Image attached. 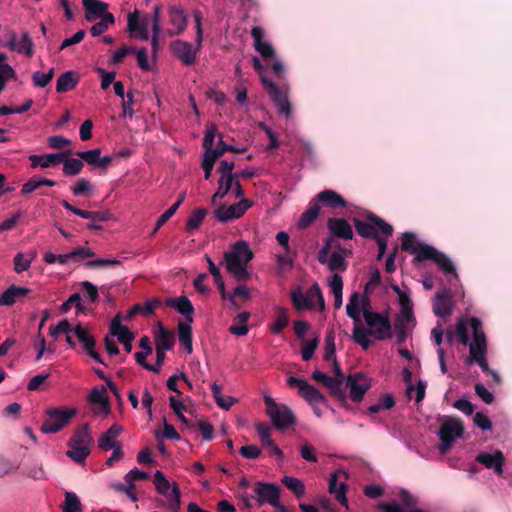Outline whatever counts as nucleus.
<instances>
[{"mask_svg": "<svg viewBox=\"0 0 512 512\" xmlns=\"http://www.w3.org/2000/svg\"><path fill=\"white\" fill-rule=\"evenodd\" d=\"M252 206V202L247 198H242L238 203L230 206L222 205L215 210V218L226 223L228 221L238 219Z\"/></svg>", "mask_w": 512, "mask_h": 512, "instance_id": "f8f14e48", "label": "nucleus"}, {"mask_svg": "<svg viewBox=\"0 0 512 512\" xmlns=\"http://www.w3.org/2000/svg\"><path fill=\"white\" fill-rule=\"evenodd\" d=\"M353 224L357 234L367 239H376L381 234L392 235L394 231L392 225L372 212L366 213V220L353 218Z\"/></svg>", "mask_w": 512, "mask_h": 512, "instance_id": "423d86ee", "label": "nucleus"}, {"mask_svg": "<svg viewBox=\"0 0 512 512\" xmlns=\"http://www.w3.org/2000/svg\"><path fill=\"white\" fill-rule=\"evenodd\" d=\"M114 22H115L114 15L107 14L106 16H104V18L100 19L99 22L95 23L90 28V33L93 36H99V35L103 34L108 29L109 25L114 24Z\"/></svg>", "mask_w": 512, "mask_h": 512, "instance_id": "6e6d98bb", "label": "nucleus"}, {"mask_svg": "<svg viewBox=\"0 0 512 512\" xmlns=\"http://www.w3.org/2000/svg\"><path fill=\"white\" fill-rule=\"evenodd\" d=\"M329 286L334 295V307L339 309L342 306V290H343V279L335 273L330 277Z\"/></svg>", "mask_w": 512, "mask_h": 512, "instance_id": "ea45409f", "label": "nucleus"}, {"mask_svg": "<svg viewBox=\"0 0 512 512\" xmlns=\"http://www.w3.org/2000/svg\"><path fill=\"white\" fill-rule=\"evenodd\" d=\"M95 256V253L88 247L79 246L73 251L66 254H58L56 261L61 265H65L69 262H80L87 258H92Z\"/></svg>", "mask_w": 512, "mask_h": 512, "instance_id": "a878e982", "label": "nucleus"}, {"mask_svg": "<svg viewBox=\"0 0 512 512\" xmlns=\"http://www.w3.org/2000/svg\"><path fill=\"white\" fill-rule=\"evenodd\" d=\"M364 320L369 327L368 333L376 340L383 341L393 337L392 325L387 313L365 309Z\"/></svg>", "mask_w": 512, "mask_h": 512, "instance_id": "6e6552de", "label": "nucleus"}, {"mask_svg": "<svg viewBox=\"0 0 512 512\" xmlns=\"http://www.w3.org/2000/svg\"><path fill=\"white\" fill-rule=\"evenodd\" d=\"M470 327L473 332V341L469 347V363H477L484 373L490 372L487 362V339L482 329V322L477 317L470 318Z\"/></svg>", "mask_w": 512, "mask_h": 512, "instance_id": "7ed1b4c3", "label": "nucleus"}, {"mask_svg": "<svg viewBox=\"0 0 512 512\" xmlns=\"http://www.w3.org/2000/svg\"><path fill=\"white\" fill-rule=\"evenodd\" d=\"M291 301L298 311L313 308L312 295H309V292L305 295L300 290L293 291L291 293Z\"/></svg>", "mask_w": 512, "mask_h": 512, "instance_id": "c03bdc74", "label": "nucleus"}, {"mask_svg": "<svg viewBox=\"0 0 512 512\" xmlns=\"http://www.w3.org/2000/svg\"><path fill=\"white\" fill-rule=\"evenodd\" d=\"M54 77V68H50L47 72H34V85L46 87Z\"/></svg>", "mask_w": 512, "mask_h": 512, "instance_id": "774afa93", "label": "nucleus"}, {"mask_svg": "<svg viewBox=\"0 0 512 512\" xmlns=\"http://www.w3.org/2000/svg\"><path fill=\"white\" fill-rule=\"evenodd\" d=\"M61 512H84L80 498L75 492L65 491L64 501L60 504Z\"/></svg>", "mask_w": 512, "mask_h": 512, "instance_id": "72a5a7b5", "label": "nucleus"}, {"mask_svg": "<svg viewBox=\"0 0 512 512\" xmlns=\"http://www.w3.org/2000/svg\"><path fill=\"white\" fill-rule=\"evenodd\" d=\"M79 82V75L73 70L64 72L59 76L56 83L58 93H66L73 90Z\"/></svg>", "mask_w": 512, "mask_h": 512, "instance_id": "c756f323", "label": "nucleus"}, {"mask_svg": "<svg viewBox=\"0 0 512 512\" xmlns=\"http://www.w3.org/2000/svg\"><path fill=\"white\" fill-rule=\"evenodd\" d=\"M312 379L322 383L324 386L330 389L331 395L338 397L339 396V380L332 379V377L326 375L325 373L315 370L312 373Z\"/></svg>", "mask_w": 512, "mask_h": 512, "instance_id": "58836bf2", "label": "nucleus"}, {"mask_svg": "<svg viewBox=\"0 0 512 512\" xmlns=\"http://www.w3.org/2000/svg\"><path fill=\"white\" fill-rule=\"evenodd\" d=\"M312 200L317 203L320 209L323 207L336 210L346 208L348 205L346 200L339 193L331 189L319 192Z\"/></svg>", "mask_w": 512, "mask_h": 512, "instance_id": "2eb2a0df", "label": "nucleus"}, {"mask_svg": "<svg viewBox=\"0 0 512 512\" xmlns=\"http://www.w3.org/2000/svg\"><path fill=\"white\" fill-rule=\"evenodd\" d=\"M83 6L86 10V19L90 22L111 14L108 12V4L100 0H83Z\"/></svg>", "mask_w": 512, "mask_h": 512, "instance_id": "393cba45", "label": "nucleus"}, {"mask_svg": "<svg viewBox=\"0 0 512 512\" xmlns=\"http://www.w3.org/2000/svg\"><path fill=\"white\" fill-rule=\"evenodd\" d=\"M165 496L167 497L168 500L167 507L172 512H177L181 506V492L178 484L174 482L172 484L171 492H168L167 495Z\"/></svg>", "mask_w": 512, "mask_h": 512, "instance_id": "603ef678", "label": "nucleus"}, {"mask_svg": "<svg viewBox=\"0 0 512 512\" xmlns=\"http://www.w3.org/2000/svg\"><path fill=\"white\" fill-rule=\"evenodd\" d=\"M299 395L309 404L314 405L325 401V397L311 384L306 382L300 387Z\"/></svg>", "mask_w": 512, "mask_h": 512, "instance_id": "e433bc0d", "label": "nucleus"}, {"mask_svg": "<svg viewBox=\"0 0 512 512\" xmlns=\"http://www.w3.org/2000/svg\"><path fill=\"white\" fill-rule=\"evenodd\" d=\"M68 442L90 448L91 444L93 443V438L90 433L89 424L85 423L77 428Z\"/></svg>", "mask_w": 512, "mask_h": 512, "instance_id": "f704fd0d", "label": "nucleus"}, {"mask_svg": "<svg viewBox=\"0 0 512 512\" xmlns=\"http://www.w3.org/2000/svg\"><path fill=\"white\" fill-rule=\"evenodd\" d=\"M401 240L402 250L415 255L413 259L415 265L430 260L434 262L445 275L451 274L454 278L458 279L454 263L446 254L431 245L422 244L417 241L415 234L412 232L403 233Z\"/></svg>", "mask_w": 512, "mask_h": 512, "instance_id": "f257e3e1", "label": "nucleus"}, {"mask_svg": "<svg viewBox=\"0 0 512 512\" xmlns=\"http://www.w3.org/2000/svg\"><path fill=\"white\" fill-rule=\"evenodd\" d=\"M347 386L350 388L349 395L351 400L359 402L371 387V379L362 372L350 374L347 378Z\"/></svg>", "mask_w": 512, "mask_h": 512, "instance_id": "ddd939ff", "label": "nucleus"}, {"mask_svg": "<svg viewBox=\"0 0 512 512\" xmlns=\"http://www.w3.org/2000/svg\"><path fill=\"white\" fill-rule=\"evenodd\" d=\"M14 70L7 63V56L0 52V93L4 90L7 81L14 78Z\"/></svg>", "mask_w": 512, "mask_h": 512, "instance_id": "a18cd8bd", "label": "nucleus"}, {"mask_svg": "<svg viewBox=\"0 0 512 512\" xmlns=\"http://www.w3.org/2000/svg\"><path fill=\"white\" fill-rule=\"evenodd\" d=\"M4 46L8 47L12 51H17L26 55H29L32 49V44L28 33L18 37L13 31H8L6 33V43Z\"/></svg>", "mask_w": 512, "mask_h": 512, "instance_id": "aec40b11", "label": "nucleus"}, {"mask_svg": "<svg viewBox=\"0 0 512 512\" xmlns=\"http://www.w3.org/2000/svg\"><path fill=\"white\" fill-rule=\"evenodd\" d=\"M252 65L255 71L260 74L261 83L278 108V112L285 117H289L291 114V104L288 100L287 90L279 88L271 79L262 75L264 66L257 56L252 58Z\"/></svg>", "mask_w": 512, "mask_h": 512, "instance_id": "39448f33", "label": "nucleus"}, {"mask_svg": "<svg viewBox=\"0 0 512 512\" xmlns=\"http://www.w3.org/2000/svg\"><path fill=\"white\" fill-rule=\"evenodd\" d=\"M29 292V288L11 285L0 294V306H11L25 298Z\"/></svg>", "mask_w": 512, "mask_h": 512, "instance_id": "b1692460", "label": "nucleus"}, {"mask_svg": "<svg viewBox=\"0 0 512 512\" xmlns=\"http://www.w3.org/2000/svg\"><path fill=\"white\" fill-rule=\"evenodd\" d=\"M253 492L255 496L251 498H255L260 506L264 503H268L274 507L280 502V489L276 484L258 481L254 485Z\"/></svg>", "mask_w": 512, "mask_h": 512, "instance_id": "9b49d317", "label": "nucleus"}, {"mask_svg": "<svg viewBox=\"0 0 512 512\" xmlns=\"http://www.w3.org/2000/svg\"><path fill=\"white\" fill-rule=\"evenodd\" d=\"M71 154H65L63 161V173L66 176H76L81 173L84 163L81 159L69 157Z\"/></svg>", "mask_w": 512, "mask_h": 512, "instance_id": "79ce46f5", "label": "nucleus"}, {"mask_svg": "<svg viewBox=\"0 0 512 512\" xmlns=\"http://www.w3.org/2000/svg\"><path fill=\"white\" fill-rule=\"evenodd\" d=\"M68 447L66 455L78 464L84 463L91 452L90 448L72 444L71 442H68Z\"/></svg>", "mask_w": 512, "mask_h": 512, "instance_id": "a19ab883", "label": "nucleus"}, {"mask_svg": "<svg viewBox=\"0 0 512 512\" xmlns=\"http://www.w3.org/2000/svg\"><path fill=\"white\" fill-rule=\"evenodd\" d=\"M194 18L196 26V48L193 49L191 43L180 39L170 43V48L174 56L186 66H190L195 63L197 51H199L202 47L203 30L201 24L202 17L200 12H196L194 14Z\"/></svg>", "mask_w": 512, "mask_h": 512, "instance_id": "20e7f679", "label": "nucleus"}, {"mask_svg": "<svg viewBox=\"0 0 512 512\" xmlns=\"http://www.w3.org/2000/svg\"><path fill=\"white\" fill-rule=\"evenodd\" d=\"M121 316L117 314L110 324V335L116 336L118 341L124 346L127 353L132 351V342L135 338L133 332L127 326L122 325Z\"/></svg>", "mask_w": 512, "mask_h": 512, "instance_id": "dca6fc26", "label": "nucleus"}, {"mask_svg": "<svg viewBox=\"0 0 512 512\" xmlns=\"http://www.w3.org/2000/svg\"><path fill=\"white\" fill-rule=\"evenodd\" d=\"M327 266L330 271L345 272L348 268V263L340 252H333L329 257Z\"/></svg>", "mask_w": 512, "mask_h": 512, "instance_id": "8fccbe9b", "label": "nucleus"}, {"mask_svg": "<svg viewBox=\"0 0 512 512\" xmlns=\"http://www.w3.org/2000/svg\"><path fill=\"white\" fill-rule=\"evenodd\" d=\"M281 482L291 490L297 498H300L305 494V485L300 479L291 476H284Z\"/></svg>", "mask_w": 512, "mask_h": 512, "instance_id": "3c124183", "label": "nucleus"}, {"mask_svg": "<svg viewBox=\"0 0 512 512\" xmlns=\"http://www.w3.org/2000/svg\"><path fill=\"white\" fill-rule=\"evenodd\" d=\"M149 21L150 18L148 16H144L140 19V12L138 10H134L128 14L127 29L130 33H136L141 40L146 41L149 39Z\"/></svg>", "mask_w": 512, "mask_h": 512, "instance_id": "a211bd4d", "label": "nucleus"}, {"mask_svg": "<svg viewBox=\"0 0 512 512\" xmlns=\"http://www.w3.org/2000/svg\"><path fill=\"white\" fill-rule=\"evenodd\" d=\"M327 228L331 236L342 239L351 240L354 232L350 223L344 218L331 217L327 220Z\"/></svg>", "mask_w": 512, "mask_h": 512, "instance_id": "f3484780", "label": "nucleus"}, {"mask_svg": "<svg viewBox=\"0 0 512 512\" xmlns=\"http://www.w3.org/2000/svg\"><path fill=\"white\" fill-rule=\"evenodd\" d=\"M360 294L353 292L349 298V302L346 305V313L353 320L354 325L361 323V305H360Z\"/></svg>", "mask_w": 512, "mask_h": 512, "instance_id": "c9c22d12", "label": "nucleus"}, {"mask_svg": "<svg viewBox=\"0 0 512 512\" xmlns=\"http://www.w3.org/2000/svg\"><path fill=\"white\" fill-rule=\"evenodd\" d=\"M76 414V408L64 406L49 408L45 412V420L40 430L45 434L57 433L66 427Z\"/></svg>", "mask_w": 512, "mask_h": 512, "instance_id": "0eeeda50", "label": "nucleus"}, {"mask_svg": "<svg viewBox=\"0 0 512 512\" xmlns=\"http://www.w3.org/2000/svg\"><path fill=\"white\" fill-rule=\"evenodd\" d=\"M254 253L246 241L239 240L224 253V264L227 272L238 282L247 281L251 274L247 269L248 263L253 259Z\"/></svg>", "mask_w": 512, "mask_h": 512, "instance_id": "f03ea898", "label": "nucleus"}, {"mask_svg": "<svg viewBox=\"0 0 512 512\" xmlns=\"http://www.w3.org/2000/svg\"><path fill=\"white\" fill-rule=\"evenodd\" d=\"M319 336H315L311 341H306L302 343L301 346V356L304 361H309L312 359L316 349L319 345Z\"/></svg>", "mask_w": 512, "mask_h": 512, "instance_id": "bf43d9fd", "label": "nucleus"}, {"mask_svg": "<svg viewBox=\"0 0 512 512\" xmlns=\"http://www.w3.org/2000/svg\"><path fill=\"white\" fill-rule=\"evenodd\" d=\"M369 336H371L370 333L361 326V323L355 324L352 339L355 343L359 344L363 350H368L371 346Z\"/></svg>", "mask_w": 512, "mask_h": 512, "instance_id": "09e8293b", "label": "nucleus"}, {"mask_svg": "<svg viewBox=\"0 0 512 512\" xmlns=\"http://www.w3.org/2000/svg\"><path fill=\"white\" fill-rule=\"evenodd\" d=\"M234 180L233 177L220 178L218 181V189L214 193V198H224L232 189Z\"/></svg>", "mask_w": 512, "mask_h": 512, "instance_id": "680f3d73", "label": "nucleus"}, {"mask_svg": "<svg viewBox=\"0 0 512 512\" xmlns=\"http://www.w3.org/2000/svg\"><path fill=\"white\" fill-rule=\"evenodd\" d=\"M289 323L288 309L278 307L276 309V318L274 323L270 327V331L273 334H279Z\"/></svg>", "mask_w": 512, "mask_h": 512, "instance_id": "de8ad7c7", "label": "nucleus"}, {"mask_svg": "<svg viewBox=\"0 0 512 512\" xmlns=\"http://www.w3.org/2000/svg\"><path fill=\"white\" fill-rule=\"evenodd\" d=\"M80 217L90 219L93 222H105L110 219L111 214L108 211H86L80 213Z\"/></svg>", "mask_w": 512, "mask_h": 512, "instance_id": "338daca9", "label": "nucleus"}, {"mask_svg": "<svg viewBox=\"0 0 512 512\" xmlns=\"http://www.w3.org/2000/svg\"><path fill=\"white\" fill-rule=\"evenodd\" d=\"M468 322L470 323V319L467 321L463 318H459L456 323V337L458 338L459 342L463 345H470V337L468 332Z\"/></svg>", "mask_w": 512, "mask_h": 512, "instance_id": "864d4df0", "label": "nucleus"}, {"mask_svg": "<svg viewBox=\"0 0 512 512\" xmlns=\"http://www.w3.org/2000/svg\"><path fill=\"white\" fill-rule=\"evenodd\" d=\"M166 306L174 308L185 317V322H193L194 307L192 302L186 296L178 298H169L166 300Z\"/></svg>", "mask_w": 512, "mask_h": 512, "instance_id": "4be33fe9", "label": "nucleus"}, {"mask_svg": "<svg viewBox=\"0 0 512 512\" xmlns=\"http://www.w3.org/2000/svg\"><path fill=\"white\" fill-rule=\"evenodd\" d=\"M101 150L99 148L91 149L87 151H79L76 155L87 164L98 167Z\"/></svg>", "mask_w": 512, "mask_h": 512, "instance_id": "13d9d810", "label": "nucleus"}, {"mask_svg": "<svg viewBox=\"0 0 512 512\" xmlns=\"http://www.w3.org/2000/svg\"><path fill=\"white\" fill-rule=\"evenodd\" d=\"M65 154H72V151L68 149L57 153L34 155V167L41 166L42 168H48L61 164L65 160Z\"/></svg>", "mask_w": 512, "mask_h": 512, "instance_id": "bb28decb", "label": "nucleus"}, {"mask_svg": "<svg viewBox=\"0 0 512 512\" xmlns=\"http://www.w3.org/2000/svg\"><path fill=\"white\" fill-rule=\"evenodd\" d=\"M341 474L346 477L345 472H337L333 473L329 477V492L335 495L336 500L344 506H347V498H346V485L343 482L338 481V475Z\"/></svg>", "mask_w": 512, "mask_h": 512, "instance_id": "c85d7f7f", "label": "nucleus"}, {"mask_svg": "<svg viewBox=\"0 0 512 512\" xmlns=\"http://www.w3.org/2000/svg\"><path fill=\"white\" fill-rule=\"evenodd\" d=\"M463 433L464 424L460 418L445 417L438 432L441 440L439 446L440 453H447L451 449L453 442L457 438L462 437Z\"/></svg>", "mask_w": 512, "mask_h": 512, "instance_id": "9d476101", "label": "nucleus"}, {"mask_svg": "<svg viewBox=\"0 0 512 512\" xmlns=\"http://www.w3.org/2000/svg\"><path fill=\"white\" fill-rule=\"evenodd\" d=\"M123 432V427L117 423L113 424L98 439V447L103 451H109L115 446L121 445L116 438Z\"/></svg>", "mask_w": 512, "mask_h": 512, "instance_id": "5701e85b", "label": "nucleus"}, {"mask_svg": "<svg viewBox=\"0 0 512 512\" xmlns=\"http://www.w3.org/2000/svg\"><path fill=\"white\" fill-rule=\"evenodd\" d=\"M251 36L254 40L255 50L265 59L275 58V49L269 43L264 41V30L260 26H255L251 29Z\"/></svg>", "mask_w": 512, "mask_h": 512, "instance_id": "6ab92c4d", "label": "nucleus"}, {"mask_svg": "<svg viewBox=\"0 0 512 512\" xmlns=\"http://www.w3.org/2000/svg\"><path fill=\"white\" fill-rule=\"evenodd\" d=\"M70 189L74 196H90L93 186L89 180L79 178Z\"/></svg>", "mask_w": 512, "mask_h": 512, "instance_id": "5fc2aeb1", "label": "nucleus"}, {"mask_svg": "<svg viewBox=\"0 0 512 512\" xmlns=\"http://www.w3.org/2000/svg\"><path fill=\"white\" fill-rule=\"evenodd\" d=\"M169 22L173 26L168 29L166 34L168 36L181 35L186 29L188 24V15L181 5H172L169 7Z\"/></svg>", "mask_w": 512, "mask_h": 512, "instance_id": "4468645a", "label": "nucleus"}, {"mask_svg": "<svg viewBox=\"0 0 512 512\" xmlns=\"http://www.w3.org/2000/svg\"><path fill=\"white\" fill-rule=\"evenodd\" d=\"M121 264V262L117 259H95L88 261L86 263V267L90 269L95 268H114Z\"/></svg>", "mask_w": 512, "mask_h": 512, "instance_id": "0e129e2a", "label": "nucleus"}, {"mask_svg": "<svg viewBox=\"0 0 512 512\" xmlns=\"http://www.w3.org/2000/svg\"><path fill=\"white\" fill-rule=\"evenodd\" d=\"M267 414L276 429L285 430L296 422L293 411L284 404H277L270 396L264 397Z\"/></svg>", "mask_w": 512, "mask_h": 512, "instance_id": "1a4fd4ad", "label": "nucleus"}, {"mask_svg": "<svg viewBox=\"0 0 512 512\" xmlns=\"http://www.w3.org/2000/svg\"><path fill=\"white\" fill-rule=\"evenodd\" d=\"M433 312L438 317H447L452 313V303L447 289L438 292L433 305Z\"/></svg>", "mask_w": 512, "mask_h": 512, "instance_id": "cd10ccee", "label": "nucleus"}, {"mask_svg": "<svg viewBox=\"0 0 512 512\" xmlns=\"http://www.w3.org/2000/svg\"><path fill=\"white\" fill-rule=\"evenodd\" d=\"M207 213H208L207 209L201 208V207L193 210L187 219L186 227H185L186 230L188 232H193V231L197 230L200 227V225L202 224Z\"/></svg>", "mask_w": 512, "mask_h": 512, "instance_id": "49530a36", "label": "nucleus"}, {"mask_svg": "<svg viewBox=\"0 0 512 512\" xmlns=\"http://www.w3.org/2000/svg\"><path fill=\"white\" fill-rule=\"evenodd\" d=\"M105 389L99 391L97 388H93L89 395V401L92 403H98L103 406L104 411H109L108 398L105 396Z\"/></svg>", "mask_w": 512, "mask_h": 512, "instance_id": "e2e57ef3", "label": "nucleus"}, {"mask_svg": "<svg viewBox=\"0 0 512 512\" xmlns=\"http://www.w3.org/2000/svg\"><path fill=\"white\" fill-rule=\"evenodd\" d=\"M158 332L155 334L156 349L163 351L171 350L174 347L175 339L171 331L166 329L161 323L158 324Z\"/></svg>", "mask_w": 512, "mask_h": 512, "instance_id": "7c9ffc66", "label": "nucleus"}, {"mask_svg": "<svg viewBox=\"0 0 512 512\" xmlns=\"http://www.w3.org/2000/svg\"><path fill=\"white\" fill-rule=\"evenodd\" d=\"M336 346H335V336L333 331L327 332L325 336V346H324V355L323 358L325 361L329 362L335 357Z\"/></svg>", "mask_w": 512, "mask_h": 512, "instance_id": "4d7b16f0", "label": "nucleus"}, {"mask_svg": "<svg viewBox=\"0 0 512 512\" xmlns=\"http://www.w3.org/2000/svg\"><path fill=\"white\" fill-rule=\"evenodd\" d=\"M320 213V207L312 199L308 204L307 209L300 216L297 226L299 229L308 228L317 219Z\"/></svg>", "mask_w": 512, "mask_h": 512, "instance_id": "2f4dec72", "label": "nucleus"}, {"mask_svg": "<svg viewBox=\"0 0 512 512\" xmlns=\"http://www.w3.org/2000/svg\"><path fill=\"white\" fill-rule=\"evenodd\" d=\"M476 461L484 465L488 469H494L497 474L503 472L505 457L500 450H496L494 454L482 452L476 456Z\"/></svg>", "mask_w": 512, "mask_h": 512, "instance_id": "412c9836", "label": "nucleus"}, {"mask_svg": "<svg viewBox=\"0 0 512 512\" xmlns=\"http://www.w3.org/2000/svg\"><path fill=\"white\" fill-rule=\"evenodd\" d=\"M250 318L249 312L239 313L233 320V324L229 327V332L233 335L244 336L248 333V327L246 325Z\"/></svg>", "mask_w": 512, "mask_h": 512, "instance_id": "4c0bfd02", "label": "nucleus"}, {"mask_svg": "<svg viewBox=\"0 0 512 512\" xmlns=\"http://www.w3.org/2000/svg\"><path fill=\"white\" fill-rule=\"evenodd\" d=\"M154 485L157 490V492L161 495H167L169 489H172V485L167 480L163 472L157 470L154 474Z\"/></svg>", "mask_w": 512, "mask_h": 512, "instance_id": "052dcab7", "label": "nucleus"}, {"mask_svg": "<svg viewBox=\"0 0 512 512\" xmlns=\"http://www.w3.org/2000/svg\"><path fill=\"white\" fill-rule=\"evenodd\" d=\"M72 306H75L78 311H83L82 299L79 293L72 294L62 305L61 311L67 313Z\"/></svg>", "mask_w": 512, "mask_h": 512, "instance_id": "69168bd1", "label": "nucleus"}, {"mask_svg": "<svg viewBox=\"0 0 512 512\" xmlns=\"http://www.w3.org/2000/svg\"><path fill=\"white\" fill-rule=\"evenodd\" d=\"M74 336L82 343L83 349L86 351L95 347L96 342L94 337L90 334L89 330L81 324H77L73 329Z\"/></svg>", "mask_w": 512, "mask_h": 512, "instance_id": "37998d69", "label": "nucleus"}, {"mask_svg": "<svg viewBox=\"0 0 512 512\" xmlns=\"http://www.w3.org/2000/svg\"><path fill=\"white\" fill-rule=\"evenodd\" d=\"M178 340L181 346L185 348L187 353H192V327L191 323L179 321L178 323Z\"/></svg>", "mask_w": 512, "mask_h": 512, "instance_id": "473e14b6", "label": "nucleus"}]
</instances>
